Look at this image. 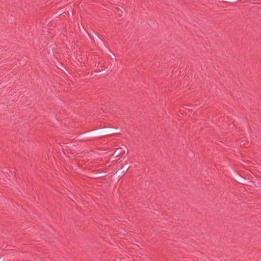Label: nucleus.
<instances>
[{
    "label": "nucleus",
    "instance_id": "f257e3e1",
    "mask_svg": "<svg viewBox=\"0 0 261 261\" xmlns=\"http://www.w3.org/2000/svg\"><path fill=\"white\" fill-rule=\"evenodd\" d=\"M125 151L124 148H118L114 152V154L116 157L120 156L125 153Z\"/></svg>",
    "mask_w": 261,
    "mask_h": 261
},
{
    "label": "nucleus",
    "instance_id": "f03ea898",
    "mask_svg": "<svg viewBox=\"0 0 261 261\" xmlns=\"http://www.w3.org/2000/svg\"><path fill=\"white\" fill-rule=\"evenodd\" d=\"M125 12V10L123 8H117L116 14L120 17L122 18V16Z\"/></svg>",
    "mask_w": 261,
    "mask_h": 261
},
{
    "label": "nucleus",
    "instance_id": "7ed1b4c3",
    "mask_svg": "<svg viewBox=\"0 0 261 261\" xmlns=\"http://www.w3.org/2000/svg\"><path fill=\"white\" fill-rule=\"evenodd\" d=\"M85 31V29H84L83 27L82 28V29H80V31H81V32H82V31Z\"/></svg>",
    "mask_w": 261,
    "mask_h": 261
}]
</instances>
